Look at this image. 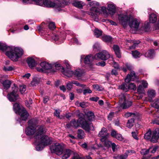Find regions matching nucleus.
Wrapping results in <instances>:
<instances>
[{"label": "nucleus", "mask_w": 159, "mask_h": 159, "mask_svg": "<svg viewBox=\"0 0 159 159\" xmlns=\"http://www.w3.org/2000/svg\"><path fill=\"white\" fill-rule=\"evenodd\" d=\"M25 102L27 106L30 108V105L32 104V100L31 99H30L29 100V102L27 101L26 102Z\"/></svg>", "instance_id": "obj_60"}, {"label": "nucleus", "mask_w": 159, "mask_h": 159, "mask_svg": "<svg viewBox=\"0 0 159 159\" xmlns=\"http://www.w3.org/2000/svg\"><path fill=\"white\" fill-rule=\"evenodd\" d=\"M118 134L117 131H116L114 129L112 130L111 133V136L114 138H115Z\"/></svg>", "instance_id": "obj_59"}, {"label": "nucleus", "mask_w": 159, "mask_h": 159, "mask_svg": "<svg viewBox=\"0 0 159 159\" xmlns=\"http://www.w3.org/2000/svg\"><path fill=\"white\" fill-rule=\"evenodd\" d=\"M67 4V2L66 0H61L56 4L51 0H43V5L47 7H55L56 8L63 7Z\"/></svg>", "instance_id": "obj_5"}, {"label": "nucleus", "mask_w": 159, "mask_h": 159, "mask_svg": "<svg viewBox=\"0 0 159 159\" xmlns=\"http://www.w3.org/2000/svg\"><path fill=\"white\" fill-rule=\"evenodd\" d=\"M136 78V76L135 72L132 71H131L130 74L128 75L125 79V81L127 83H129L131 81H134Z\"/></svg>", "instance_id": "obj_17"}, {"label": "nucleus", "mask_w": 159, "mask_h": 159, "mask_svg": "<svg viewBox=\"0 0 159 159\" xmlns=\"http://www.w3.org/2000/svg\"><path fill=\"white\" fill-rule=\"evenodd\" d=\"M119 103L123 109L127 108L132 105L131 102L127 100L125 94H121L119 96Z\"/></svg>", "instance_id": "obj_8"}, {"label": "nucleus", "mask_w": 159, "mask_h": 159, "mask_svg": "<svg viewBox=\"0 0 159 159\" xmlns=\"http://www.w3.org/2000/svg\"><path fill=\"white\" fill-rule=\"evenodd\" d=\"M71 3L74 6L77 8H81L83 6V3L82 2L76 0H72Z\"/></svg>", "instance_id": "obj_26"}, {"label": "nucleus", "mask_w": 159, "mask_h": 159, "mask_svg": "<svg viewBox=\"0 0 159 159\" xmlns=\"http://www.w3.org/2000/svg\"><path fill=\"white\" fill-rule=\"evenodd\" d=\"M64 148V145L62 144L56 143L50 147V149L52 153H55L57 155H60L62 153Z\"/></svg>", "instance_id": "obj_7"}, {"label": "nucleus", "mask_w": 159, "mask_h": 159, "mask_svg": "<svg viewBox=\"0 0 159 159\" xmlns=\"http://www.w3.org/2000/svg\"><path fill=\"white\" fill-rule=\"evenodd\" d=\"M110 57L109 53L106 50L102 51L101 52L96 54L94 58L97 60L101 59L102 60H106Z\"/></svg>", "instance_id": "obj_10"}, {"label": "nucleus", "mask_w": 159, "mask_h": 159, "mask_svg": "<svg viewBox=\"0 0 159 159\" xmlns=\"http://www.w3.org/2000/svg\"><path fill=\"white\" fill-rule=\"evenodd\" d=\"M118 69H114L111 70V73L112 75H116L118 74Z\"/></svg>", "instance_id": "obj_64"}, {"label": "nucleus", "mask_w": 159, "mask_h": 159, "mask_svg": "<svg viewBox=\"0 0 159 159\" xmlns=\"http://www.w3.org/2000/svg\"><path fill=\"white\" fill-rule=\"evenodd\" d=\"M72 151L69 149H66L62 152L63 155L62 156V159H67L70 157Z\"/></svg>", "instance_id": "obj_20"}, {"label": "nucleus", "mask_w": 159, "mask_h": 159, "mask_svg": "<svg viewBox=\"0 0 159 159\" xmlns=\"http://www.w3.org/2000/svg\"><path fill=\"white\" fill-rule=\"evenodd\" d=\"M35 3V4L40 6L43 5V0H32Z\"/></svg>", "instance_id": "obj_50"}, {"label": "nucleus", "mask_w": 159, "mask_h": 159, "mask_svg": "<svg viewBox=\"0 0 159 159\" xmlns=\"http://www.w3.org/2000/svg\"><path fill=\"white\" fill-rule=\"evenodd\" d=\"M90 10L93 12H91L90 15L92 16H95V14L97 15V14H100L101 13L100 9L98 7L94 6H93L90 9Z\"/></svg>", "instance_id": "obj_21"}, {"label": "nucleus", "mask_w": 159, "mask_h": 159, "mask_svg": "<svg viewBox=\"0 0 159 159\" xmlns=\"http://www.w3.org/2000/svg\"><path fill=\"white\" fill-rule=\"evenodd\" d=\"M64 63H65L67 69H70L71 68V66L70 65L68 61L67 60L65 61Z\"/></svg>", "instance_id": "obj_63"}, {"label": "nucleus", "mask_w": 159, "mask_h": 159, "mask_svg": "<svg viewBox=\"0 0 159 159\" xmlns=\"http://www.w3.org/2000/svg\"><path fill=\"white\" fill-rule=\"evenodd\" d=\"M151 148H149V149H143L141 150L140 152L141 154L142 155H146L148 154L149 151L152 149Z\"/></svg>", "instance_id": "obj_43"}, {"label": "nucleus", "mask_w": 159, "mask_h": 159, "mask_svg": "<svg viewBox=\"0 0 159 159\" xmlns=\"http://www.w3.org/2000/svg\"><path fill=\"white\" fill-rule=\"evenodd\" d=\"M132 54L133 57L135 58L140 57L141 56L140 53L137 51H132Z\"/></svg>", "instance_id": "obj_44"}, {"label": "nucleus", "mask_w": 159, "mask_h": 159, "mask_svg": "<svg viewBox=\"0 0 159 159\" xmlns=\"http://www.w3.org/2000/svg\"><path fill=\"white\" fill-rule=\"evenodd\" d=\"M140 23L139 20L136 18H131L129 21V25L131 29H134L137 30L139 26Z\"/></svg>", "instance_id": "obj_12"}, {"label": "nucleus", "mask_w": 159, "mask_h": 159, "mask_svg": "<svg viewBox=\"0 0 159 159\" xmlns=\"http://www.w3.org/2000/svg\"><path fill=\"white\" fill-rule=\"evenodd\" d=\"M157 20V15L154 13H152L150 14L149 17V22L150 23H154L156 22Z\"/></svg>", "instance_id": "obj_29"}, {"label": "nucleus", "mask_w": 159, "mask_h": 159, "mask_svg": "<svg viewBox=\"0 0 159 159\" xmlns=\"http://www.w3.org/2000/svg\"><path fill=\"white\" fill-rule=\"evenodd\" d=\"M20 90L21 93H23L26 90V86L25 85H22L20 86Z\"/></svg>", "instance_id": "obj_56"}, {"label": "nucleus", "mask_w": 159, "mask_h": 159, "mask_svg": "<svg viewBox=\"0 0 159 159\" xmlns=\"http://www.w3.org/2000/svg\"><path fill=\"white\" fill-rule=\"evenodd\" d=\"M72 82V83L73 84H74L76 85L77 86H78L82 87V88H85L86 85L83 84H80L79 83L78 81L76 80H73L71 81Z\"/></svg>", "instance_id": "obj_40"}, {"label": "nucleus", "mask_w": 159, "mask_h": 159, "mask_svg": "<svg viewBox=\"0 0 159 159\" xmlns=\"http://www.w3.org/2000/svg\"><path fill=\"white\" fill-rule=\"evenodd\" d=\"M75 104L78 106H80L82 108H84L86 106L85 103L84 102H80L77 101L75 102Z\"/></svg>", "instance_id": "obj_45"}, {"label": "nucleus", "mask_w": 159, "mask_h": 159, "mask_svg": "<svg viewBox=\"0 0 159 159\" xmlns=\"http://www.w3.org/2000/svg\"><path fill=\"white\" fill-rule=\"evenodd\" d=\"M77 137L79 139H84L85 137V134L83 130L81 129H79L77 132Z\"/></svg>", "instance_id": "obj_32"}, {"label": "nucleus", "mask_w": 159, "mask_h": 159, "mask_svg": "<svg viewBox=\"0 0 159 159\" xmlns=\"http://www.w3.org/2000/svg\"><path fill=\"white\" fill-rule=\"evenodd\" d=\"M62 71V74L65 75L68 77H70L73 75V72L70 69L64 70L63 69Z\"/></svg>", "instance_id": "obj_28"}, {"label": "nucleus", "mask_w": 159, "mask_h": 159, "mask_svg": "<svg viewBox=\"0 0 159 159\" xmlns=\"http://www.w3.org/2000/svg\"><path fill=\"white\" fill-rule=\"evenodd\" d=\"M84 55H81V61L83 59H84V62L85 64H87L89 66H92V61L94 58L92 55L91 54L87 55L85 57Z\"/></svg>", "instance_id": "obj_13"}, {"label": "nucleus", "mask_w": 159, "mask_h": 159, "mask_svg": "<svg viewBox=\"0 0 159 159\" xmlns=\"http://www.w3.org/2000/svg\"><path fill=\"white\" fill-rule=\"evenodd\" d=\"M100 10L101 11V13H102L103 14L105 15H108V13L106 7H101V9Z\"/></svg>", "instance_id": "obj_51"}, {"label": "nucleus", "mask_w": 159, "mask_h": 159, "mask_svg": "<svg viewBox=\"0 0 159 159\" xmlns=\"http://www.w3.org/2000/svg\"><path fill=\"white\" fill-rule=\"evenodd\" d=\"M119 88L120 89L125 92L128 91V88L126 84L124 83L120 85L119 86Z\"/></svg>", "instance_id": "obj_35"}, {"label": "nucleus", "mask_w": 159, "mask_h": 159, "mask_svg": "<svg viewBox=\"0 0 159 159\" xmlns=\"http://www.w3.org/2000/svg\"><path fill=\"white\" fill-rule=\"evenodd\" d=\"M150 27L149 23H148L146 25H145L143 29V30L146 32H148L149 31Z\"/></svg>", "instance_id": "obj_58"}, {"label": "nucleus", "mask_w": 159, "mask_h": 159, "mask_svg": "<svg viewBox=\"0 0 159 159\" xmlns=\"http://www.w3.org/2000/svg\"><path fill=\"white\" fill-rule=\"evenodd\" d=\"M38 141L35 140V143H39L36 147V149L37 151H41L44 148L45 146L48 145L51 143V140L47 136H42L39 139L37 138Z\"/></svg>", "instance_id": "obj_4"}, {"label": "nucleus", "mask_w": 159, "mask_h": 159, "mask_svg": "<svg viewBox=\"0 0 159 159\" xmlns=\"http://www.w3.org/2000/svg\"><path fill=\"white\" fill-rule=\"evenodd\" d=\"M65 39V36H64L62 38H61L60 37H59V36L57 35H55L52 38V39L55 41L57 40H59V41L61 40H64Z\"/></svg>", "instance_id": "obj_49"}, {"label": "nucleus", "mask_w": 159, "mask_h": 159, "mask_svg": "<svg viewBox=\"0 0 159 159\" xmlns=\"http://www.w3.org/2000/svg\"><path fill=\"white\" fill-rule=\"evenodd\" d=\"M112 48L117 57L119 58H120L121 54L119 46L117 45H114Z\"/></svg>", "instance_id": "obj_24"}, {"label": "nucleus", "mask_w": 159, "mask_h": 159, "mask_svg": "<svg viewBox=\"0 0 159 159\" xmlns=\"http://www.w3.org/2000/svg\"><path fill=\"white\" fill-rule=\"evenodd\" d=\"M112 37L109 36L107 35H104L102 37V40L106 42H110L112 40Z\"/></svg>", "instance_id": "obj_36"}, {"label": "nucleus", "mask_w": 159, "mask_h": 159, "mask_svg": "<svg viewBox=\"0 0 159 159\" xmlns=\"http://www.w3.org/2000/svg\"><path fill=\"white\" fill-rule=\"evenodd\" d=\"M73 84L72 81H69L66 84L67 89L69 90H71L73 87Z\"/></svg>", "instance_id": "obj_52"}, {"label": "nucleus", "mask_w": 159, "mask_h": 159, "mask_svg": "<svg viewBox=\"0 0 159 159\" xmlns=\"http://www.w3.org/2000/svg\"><path fill=\"white\" fill-rule=\"evenodd\" d=\"M98 135L99 137H102V138L107 139L109 137V134L107 133V129L103 127L98 134Z\"/></svg>", "instance_id": "obj_16"}, {"label": "nucleus", "mask_w": 159, "mask_h": 159, "mask_svg": "<svg viewBox=\"0 0 159 159\" xmlns=\"http://www.w3.org/2000/svg\"><path fill=\"white\" fill-rule=\"evenodd\" d=\"M27 62L29 67L31 69L35 66L37 64L35 60L32 58H28L27 59Z\"/></svg>", "instance_id": "obj_22"}, {"label": "nucleus", "mask_w": 159, "mask_h": 159, "mask_svg": "<svg viewBox=\"0 0 159 159\" xmlns=\"http://www.w3.org/2000/svg\"><path fill=\"white\" fill-rule=\"evenodd\" d=\"M100 140L102 142L104 143V144L105 147L107 148L111 147L112 143L107 139L101 138Z\"/></svg>", "instance_id": "obj_31"}, {"label": "nucleus", "mask_w": 159, "mask_h": 159, "mask_svg": "<svg viewBox=\"0 0 159 159\" xmlns=\"http://www.w3.org/2000/svg\"><path fill=\"white\" fill-rule=\"evenodd\" d=\"M79 118L77 121L74 119L70 121V125L74 127H77L80 126L81 121H79Z\"/></svg>", "instance_id": "obj_27"}, {"label": "nucleus", "mask_w": 159, "mask_h": 159, "mask_svg": "<svg viewBox=\"0 0 159 159\" xmlns=\"http://www.w3.org/2000/svg\"><path fill=\"white\" fill-rule=\"evenodd\" d=\"M29 126L26 128L25 133L28 135H31L34 134V137L38 142V139L40 136L44 134L47 130L43 126L40 125L36 127L37 121L34 119H32L28 121Z\"/></svg>", "instance_id": "obj_1"}, {"label": "nucleus", "mask_w": 159, "mask_h": 159, "mask_svg": "<svg viewBox=\"0 0 159 159\" xmlns=\"http://www.w3.org/2000/svg\"><path fill=\"white\" fill-rule=\"evenodd\" d=\"M134 118H131L128 120L127 124V127L131 128L134 125Z\"/></svg>", "instance_id": "obj_34"}, {"label": "nucleus", "mask_w": 159, "mask_h": 159, "mask_svg": "<svg viewBox=\"0 0 159 159\" xmlns=\"http://www.w3.org/2000/svg\"><path fill=\"white\" fill-rule=\"evenodd\" d=\"M147 94L149 97V101L152 102V98L155 97L156 95V93L153 89H149L147 92Z\"/></svg>", "instance_id": "obj_23"}, {"label": "nucleus", "mask_w": 159, "mask_h": 159, "mask_svg": "<svg viewBox=\"0 0 159 159\" xmlns=\"http://www.w3.org/2000/svg\"><path fill=\"white\" fill-rule=\"evenodd\" d=\"M152 135L151 131V130H148L145 134L144 138L147 139H150L151 136Z\"/></svg>", "instance_id": "obj_39"}, {"label": "nucleus", "mask_w": 159, "mask_h": 159, "mask_svg": "<svg viewBox=\"0 0 159 159\" xmlns=\"http://www.w3.org/2000/svg\"><path fill=\"white\" fill-rule=\"evenodd\" d=\"M128 89H133L134 90H135L136 89V85L134 84V83H132L129 84L128 87Z\"/></svg>", "instance_id": "obj_54"}, {"label": "nucleus", "mask_w": 159, "mask_h": 159, "mask_svg": "<svg viewBox=\"0 0 159 159\" xmlns=\"http://www.w3.org/2000/svg\"><path fill=\"white\" fill-rule=\"evenodd\" d=\"M130 17L125 14H120L118 15V19L119 22L125 27L129 21Z\"/></svg>", "instance_id": "obj_11"}, {"label": "nucleus", "mask_w": 159, "mask_h": 159, "mask_svg": "<svg viewBox=\"0 0 159 159\" xmlns=\"http://www.w3.org/2000/svg\"><path fill=\"white\" fill-rule=\"evenodd\" d=\"M152 106L155 108L159 109V99H155L154 102L152 103Z\"/></svg>", "instance_id": "obj_37"}, {"label": "nucleus", "mask_w": 159, "mask_h": 159, "mask_svg": "<svg viewBox=\"0 0 159 159\" xmlns=\"http://www.w3.org/2000/svg\"><path fill=\"white\" fill-rule=\"evenodd\" d=\"M2 84L4 87L7 89L10 87L11 82L8 80H6L2 83Z\"/></svg>", "instance_id": "obj_33"}, {"label": "nucleus", "mask_w": 159, "mask_h": 159, "mask_svg": "<svg viewBox=\"0 0 159 159\" xmlns=\"http://www.w3.org/2000/svg\"><path fill=\"white\" fill-rule=\"evenodd\" d=\"M115 138H116L117 140L120 141H122L124 140V138L123 137L122 135L119 134H117Z\"/></svg>", "instance_id": "obj_55"}, {"label": "nucleus", "mask_w": 159, "mask_h": 159, "mask_svg": "<svg viewBox=\"0 0 159 159\" xmlns=\"http://www.w3.org/2000/svg\"><path fill=\"white\" fill-rule=\"evenodd\" d=\"M79 116H80V117H84V116H85L84 118L85 119L87 117L88 120L90 121L92 120L94 118V113L91 111L88 112L87 113V114L85 116L84 115L82 114H80Z\"/></svg>", "instance_id": "obj_18"}, {"label": "nucleus", "mask_w": 159, "mask_h": 159, "mask_svg": "<svg viewBox=\"0 0 159 159\" xmlns=\"http://www.w3.org/2000/svg\"><path fill=\"white\" fill-rule=\"evenodd\" d=\"M155 52L153 49H151L145 53V56L146 57H148L152 58L154 56Z\"/></svg>", "instance_id": "obj_30"}, {"label": "nucleus", "mask_w": 159, "mask_h": 159, "mask_svg": "<svg viewBox=\"0 0 159 159\" xmlns=\"http://www.w3.org/2000/svg\"><path fill=\"white\" fill-rule=\"evenodd\" d=\"M159 138V129H157L153 131L152 134V138L151 141L153 143H155L157 142Z\"/></svg>", "instance_id": "obj_14"}, {"label": "nucleus", "mask_w": 159, "mask_h": 159, "mask_svg": "<svg viewBox=\"0 0 159 159\" xmlns=\"http://www.w3.org/2000/svg\"><path fill=\"white\" fill-rule=\"evenodd\" d=\"M140 43V41H135L133 42V44L132 46H130L129 47V48L130 49H134L137 46V45L139 44Z\"/></svg>", "instance_id": "obj_53"}, {"label": "nucleus", "mask_w": 159, "mask_h": 159, "mask_svg": "<svg viewBox=\"0 0 159 159\" xmlns=\"http://www.w3.org/2000/svg\"><path fill=\"white\" fill-rule=\"evenodd\" d=\"M40 66L43 69V71L46 70H49L52 68V65L46 62H43L40 63Z\"/></svg>", "instance_id": "obj_25"}, {"label": "nucleus", "mask_w": 159, "mask_h": 159, "mask_svg": "<svg viewBox=\"0 0 159 159\" xmlns=\"http://www.w3.org/2000/svg\"><path fill=\"white\" fill-rule=\"evenodd\" d=\"M54 67L56 70L62 69L63 70V67L59 64L55 63L52 65V68Z\"/></svg>", "instance_id": "obj_47"}, {"label": "nucleus", "mask_w": 159, "mask_h": 159, "mask_svg": "<svg viewBox=\"0 0 159 159\" xmlns=\"http://www.w3.org/2000/svg\"><path fill=\"white\" fill-rule=\"evenodd\" d=\"M84 74V71L83 70L79 69L73 72V75L79 79Z\"/></svg>", "instance_id": "obj_19"}, {"label": "nucleus", "mask_w": 159, "mask_h": 159, "mask_svg": "<svg viewBox=\"0 0 159 159\" xmlns=\"http://www.w3.org/2000/svg\"><path fill=\"white\" fill-rule=\"evenodd\" d=\"M107 9L110 14L113 15L116 12V8L115 5L112 2H108L107 4Z\"/></svg>", "instance_id": "obj_15"}, {"label": "nucleus", "mask_w": 159, "mask_h": 159, "mask_svg": "<svg viewBox=\"0 0 159 159\" xmlns=\"http://www.w3.org/2000/svg\"><path fill=\"white\" fill-rule=\"evenodd\" d=\"M12 92L7 95V97L9 100L11 102H15L17 98L18 95L17 93L18 88L14 84L11 88Z\"/></svg>", "instance_id": "obj_9"}, {"label": "nucleus", "mask_w": 159, "mask_h": 159, "mask_svg": "<svg viewBox=\"0 0 159 159\" xmlns=\"http://www.w3.org/2000/svg\"><path fill=\"white\" fill-rule=\"evenodd\" d=\"M15 69V67L14 66H9L7 67H4L3 70L5 71H11Z\"/></svg>", "instance_id": "obj_46"}, {"label": "nucleus", "mask_w": 159, "mask_h": 159, "mask_svg": "<svg viewBox=\"0 0 159 159\" xmlns=\"http://www.w3.org/2000/svg\"><path fill=\"white\" fill-rule=\"evenodd\" d=\"M142 84L144 88H147L148 87V83L146 81L144 80H142Z\"/></svg>", "instance_id": "obj_61"}, {"label": "nucleus", "mask_w": 159, "mask_h": 159, "mask_svg": "<svg viewBox=\"0 0 159 159\" xmlns=\"http://www.w3.org/2000/svg\"><path fill=\"white\" fill-rule=\"evenodd\" d=\"M92 92V91L89 88L83 90V93L84 95H86L87 93H90Z\"/></svg>", "instance_id": "obj_57"}, {"label": "nucleus", "mask_w": 159, "mask_h": 159, "mask_svg": "<svg viewBox=\"0 0 159 159\" xmlns=\"http://www.w3.org/2000/svg\"><path fill=\"white\" fill-rule=\"evenodd\" d=\"M94 34L96 37H99L102 35V31L101 30L96 29L94 31Z\"/></svg>", "instance_id": "obj_38"}, {"label": "nucleus", "mask_w": 159, "mask_h": 159, "mask_svg": "<svg viewBox=\"0 0 159 159\" xmlns=\"http://www.w3.org/2000/svg\"><path fill=\"white\" fill-rule=\"evenodd\" d=\"M13 109L16 114L20 115L21 120L25 121L27 120L29 114L23 106L16 103L13 105Z\"/></svg>", "instance_id": "obj_3"}, {"label": "nucleus", "mask_w": 159, "mask_h": 159, "mask_svg": "<svg viewBox=\"0 0 159 159\" xmlns=\"http://www.w3.org/2000/svg\"><path fill=\"white\" fill-rule=\"evenodd\" d=\"M0 50L6 51V54L12 61H16L23 53V50L14 46H8L6 43H0Z\"/></svg>", "instance_id": "obj_2"}, {"label": "nucleus", "mask_w": 159, "mask_h": 159, "mask_svg": "<svg viewBox=\"0 0 159 159\" xmlns=\"http://www.w3.org/2000/svg\"><path fill=\"white\" fill-rule=\"evenodd\" d=\"M137 92L139 94H144L145 92L144 89L141 85H139L138 87Z\"/></svg>", "instance_id": "obj_42"}, {"label": "nucleus", "mask_w": 159, "mask_h": 159, "mask_svg": "<svg viewBox=\"0 0 159 159\" xmlns=\"http://www.w3.org/2000/svg\"><path fill=\"white\" fill-rule=\"evenodd\" d=\"M72 82V83L73 84H74L76 85L77 86H78L82 87V88H85L86 85L83 84H80L79 83L78 81L76 80H73L71 81Z\"/></svg>", "instance_id": "obj_41"}, {"label": "nucleus", "mask_w": 159, "mask_h": 159, "mask_svg": "<svg viewBox=\"0 0 159 159\" xmlns=\"http://www.w3.org/2000/svg\"><path fill=\"white\" fill-rule=\"evenodd\" d=\"M114 113L113 112H110L108 115L107 116V118L108 120H111L113 116Z\"/></svg>", "instance_id": "obj_62"}, {"label": "nucleus", "mask_w": 159, "mask_h": 159, "mask_svg": "<svg viewBox=\"0 0 159 159\" xmlns=\"http://www.w3.org/2000/svg\"><path fill=\"white\" fill-rule=\"evenodd\" d=\"M49 28L51 30H53L56 28L55 23L53 22H50L48 24Z\"/></svg>", "instance_id": "obj_48"}, {"label": "nucleus", "mask_w": 159, "mask_h": 159, "mask_svg": "<svg viewBox=\"0 0 159 159\" xmlns=\"http://www.w3.org/2000/svg\"><path fill=\"white\" fill-rule=\"evenodd\" d=\"M85 116L80 117L79 121H81V127L84 130L87 132L90 130H94V128L92 123L86 120L84 118Z\"/></svg>", "instance_id": "obj_6"}]
</instances>
